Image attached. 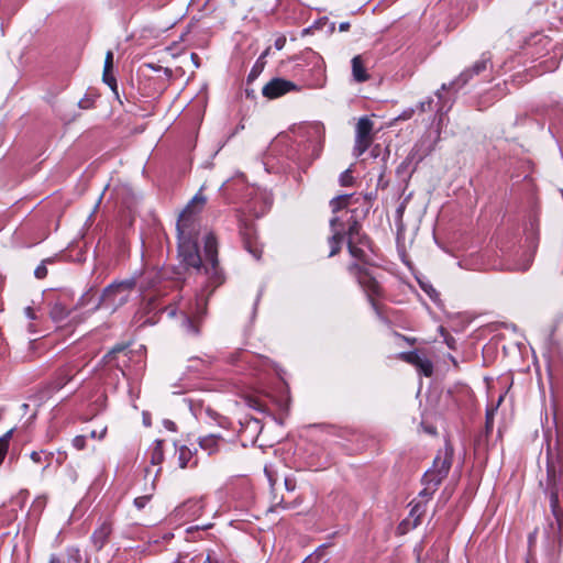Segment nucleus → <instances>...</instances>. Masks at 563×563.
<instances>
[{
	"label": "nucleus",
	"mask_w": 563,
	"mask_h": 563,
	"mask_svg": "<svg viewBox=\"0 0 563 563\" xmlns=\"http://www.w3.org/2000/svg\"><path fill=\"white\" fill-rule=\"evenodd\" d=\"M352 179H353V177L351 175V172L347 169L344 173H342V175L340 177V183L343 186H349L352 184Z\"/></svg>",
	"instance_id": "a878e982"
},
{
	"label": "nucleus",
	"mask_w": 563,
	"mask_h": 563,
	"mask_svg": "<svg viewBox=\"0 0 563 563\" xmlns=\"http://www.w3.org/2000/svg\"><path fill=\"white\" fill-rule=\"evenodd\" d=\"M159 473H161V468H157V471L154 474V478H156Z\"/></svg>",
	"instance_id": "09e8293b"
},
{
	"label": "nucleus",
	"mask_w": 563,
	"mask_h": 563,
	"mask_svg": "<svg viewBox=\"0 0 563 563\" xmlns=\"http://www.w3.org/2000/svg\"><path fill=\"white\" fill-rule=\"evenodd\" d=\"M205 313V303L197 300L195 307H181V325L189 334L198 333V322Z\"/></svg>",
	"instance_id": "423d86ee"
},
{
	"label": "nucleus",
	"mask_w": 563,
	"mask_h": 563,
	"mask_svg": "<svg viewBox=\"0 0 563 563\" xmlns=\"http://www.w3.org/2000/svg\"><path fill=\"white\" fill-rule=\"evenodd\" d=\"M349 269L353 275L356 276L360 286L366 292L373 307H376L374 302V296H378L380 294V287L377 280L366 269L357 264L351 265Z\"/></svg>",
	"instance_id": "39448f33"
},
{
	"label": "nucleus",
	"mask_w": 563,
	"mask_h": 563,
	"mask_svg": "<svg viewBox=\"0 0 563 563\" xmlns=\"http://www.w3.org/2000/svg\"><path fill=\"white\" fill-rule=\"evenodd\" d=\"M417 368L426 376H431L433 369L431 362L424 357L419 365H417Z\"/></svg>",
	"instance_id": "aec40b11"
},
{
	"label": "nucleus",
	"mask_w": 563,
	"mask_h": 563,
	"mask_svg": "<svg viewBox=\"0 0 563 563\" xmlns=\"http://www.w3.org/2000/svg\"><path fill=\"white\" fill-rule=\"evenodd\" d=\"M264 472H265V475H266V477H267V479H268L269 484H271L272 486H274V485H275V483H276V481H277V478H276V476H275L274 472H273L269 467H267V466L265 467Z\"/></svg>",
	"instance_id": "7c9ffc66"
},
{
	"label": "nucleus",
	"mask_w": 563,
	"mask_h": 563,
	"mask_svg": "<svg viewBox=\"0 0 563 563\" xmlns=\"http://www.w3.org/2000/svg\"><path fill=\"white\" fill-rule=\"evenodd\" d=\"M423 512L422 506L417 504L412 507L409 517L413 518V526L416 527L419 522V517Z\"/></svg>",
	"instance_id": "b1692460"
},
{
	"label": "nucleus",
	"mask_w": 563,
	"mask_h": 563,
	"mask_svg": "<svg viewBox=\"0 0 563 563\" xmlns=\"http://www.w3.org/2000/svg\"><path fill=\"white\" fill-rule=\"evenodd\" d=\"M49 563H60V561L55 555H52L49 559Z\"/></svg>",
	"instance_id": "a18cd8bd"
},
{
	"label": "nucleus",
	"mask_w": 563,
	"mask_h": 563,
	"mask_svg": "<svg viewBox=\"0 0 563 563\" xmlns=\"http://www.w3.org/2000/svg\"><path fill=\"white\" fill-rule=\"evenodd\" d=\"M245 245L249 252L252 253L255 258L258 260L261 257V251H258L257 249H252L250 242H246Z\"/></svg>",
	"instance_id": "c9c22d12"
},
{
	"label": "nucleus",
	"mask_w": 563,
	"mask_h": 563,
	"mask_svg": "<svg viewBox=\"0 0 563 563\" xmlns=\"http://www.w3.org/2000/svg\"><path fill=\"white\" fill-rule=\"evenodd\" d=\"M452 449L446 446L444 452H440L434 461L432 468L428 470L423 475V483L426 484L421 495L429 496L438 487L443 478L446 477L451 467Z\"/></svg>",
	"instance_id": "20e7f679"
},
{
	"label": "nucleus",
	"mask_w": 563,
	"mask_h": 563,
	"mask_svg": "<svg viewBox=\"0 0 563 563\" xmlns=\"http://www.w3.org/2000/svg\"><path fill=\"white\" fill-rule=\"evenodd\" d=\"M286 43V38L285 37H278L276 41H275V46L277 49H282L284 47Z\"/></svg>",
	"instance_id": "a19ab883"
},
{
	"label": "nucleus",
	"mask_w": 563,
	"mask_h": 563,
	"mask_svg": "<svg viewBox=\"0 0 563 563\" xmlns=\"http://www.w3.org/2000/svg\"><path fill=\"white\" fill-rule=\"evenodd\" d=\"M373 122L367 117H362L356 124V135L362 137L372 136Z\"/></svg>",
	"instance_id": "4468645a"
},
{
	"label": "nucleus",
	"mask_w": 563,
	"mask_h": 563,
	"mask_svg": "<svg viewBox=\"0 0 563 563\" xmlns=\"http://www.w3.org/2000/svg\"><path fill=\"white\" fill-rule=\"evenodd\" d=\"M11 433L12 431H9L3 438L0 439V464L2 463L8 451V439L10 438Z\"/></svg>",
	"instance_id": "4be33fe9"
},
{
	"label": "nucleus",
	"mask_w": 563,
	"mask_h": 563,
	"mask_svg": "<svg viewBox=\"0 0 563 563\" xmlns=\"http://www.w3.org/2000/svg\"><path fill=\"white\" fill-rule=\"evenodd\" d=\"M530 262H531V260L529 258L525 264L520 265V266L518 267V269H520V271H526V269H528V268H529V266H530Z\"/></svg>",
	"instance_id": "c03bdc74"
},
{
	"label": "nucleus",
	"mask_w": 563,
	"mask_h": 563,
	"mask_svg": "<svg viewBox=\"0 0 563 563\" xmlns=\"http://www.w3.org/2000/svg\"><path fill=\"white\" fill-rule=\"evenodd\" d=\"M432 99H427L418 104V109L420 112L430 111L432 108Z\"/></svg>",
	"instance_id": "bb28decb"
},
{
	"label": "nucleus",
	"mask_w": 563,
	"mask_h": 563,
	"mask_svg": "<svg viewBox=\"0 0 563 563\" xmlns=\"http://www.w3.org/2000/svg\"><path fill=\"white\" fill-rule=\"evenodd\" d=\"M550 506H551V510H552L553 516L555 517L559 526H561L563 514H562V510L560 508L559 494H558L556 490L551 492V495H550Z\"/></svg>",
	"instance_id": "dca6fc26"
},
{
	"label": "nucleus",
	"mask_w": 563,
	"mask_h": 563,
	"mask_svg": "<svg viewBox=\"0 0 563 563\" xmlns=\"http://www.w3.org/2000/svg\"><path fill=\"white\" fill-rule=\"evenodd\" d=\"M157 273L155 272H152V273H147L145 275V279H148V284H147V287H152L154 286V284L156 283V278H157Z\"/></svg>",
	"instance_id": "473e14b6"
},
{
	"label": "nucleus",
	"mask_w": 563,
	"mask_h": 563,
	"mask_svg": "<svg viewBox=\"0 0 563 563\" xmlns=\"http://www.w3.org/2000/svg\"><path fill=\"white\" fill-rule=\"evenodd\" d=\"M92 298V295L90 291L86 292L85 295L81 296V298L79 299L78 301V307H85L87 305L90 303V300Z\"/></svg>",
	"instance_id": "cd10ccee"
},
{
	"label": "nucleus",
	"mask_w": 563,
	"mask_h": 563,
	"mask_svg": "<svg viewBox=\"0 0 563 563\" xmlns=\"http://www.w3.org/2000/svg\"><path fill=\"white\" fill-rule=\"evenodd\" d=\"M69 312L64 303L57 301L52 306L49 314L55 322H62L69 316Z\"/></svg>",
	"instance_id": "ddd939ff"
},
{
	"label": "nucleus",
	"mask_w": 563,
	"mask_h": 563,
	"mask_svg": "<svg viewBox=\"0 0 563 563\" xmlns=\"http://www.w3.org/2000/svg\"><path fill=\"white\" fill-rule=\"evenodd\" d=\"M373 137L355 136L354 154L361 156L371 145Z\"/></svg>",
	"instance_id": "f3484780"
},
{
	"label": "nucleus",
	"mask_w": 563,
	"mask_h": 563,
	"mask_svg": "<svg viewBox=\"0 0 563 563\" xmlns=\"http://www.w3.org/2000/svg\"><path fill=\"white\" fill-rule=\"evenodd\" d=\"M168 314H169V316H174V314H175V311H174L173 309H170V310L168 311Z\"/></svg>",
	"instance_id": "3c124183"
},
{
	"label": "nucleus",
	"mask_w": 563,
	"mask_h": 563,
	"mask_svg": "<svg viewBox=\"0 0 563 563\" xmlns=\"http://www.w3.org/2000/svg\"><path fill=\"white\" fill-rule=\"evenodd\" d=\"M144 423L147 424V426L150 424L148 423V419H146L145 417H144Z\"/></svg>",
	"instance_id": "864d4df0"
},
{
	"label": "nucleus",
	"mask_w": 563,
	"mask_h": 563,
	"mask_svg": "<svg viewBox=\"0 0 563 563\" xmlns=\"http://www.w3.org/2000/svg\"><path fill=\"white\" fill-rule=\"evenodd\" d=\"M205 563H213V562L211 561L210 555H208V556H207V560H206V562H205ZM214 563H217V562H214Z\"/></svg>",
	"instance_id": "de8ad7c7"
},
{
	"label": "nucleus",
	"mask_w": 563,
	"mask_h": 563,
	"mask_svg": "<svg viewBox=\"0 0 563 563\" xmlns=\"http://www.w3.org/2000/svg\"><path fill=\"white\" fill-rule=\"evenodd\" d=\"M352 75L357 82H364L368 79V74L361 56H355L352 59Z\"/></svg>",
	"instance_id": "f8f14e48"
},
{
	"label": "nucleus",
	"mask_w": 563,
	"mask_h": 563,
	"mask_svg": "<svg viewBox=\"0 0 563 563\" xmlns=\"http://www.w3.org/2000/svg\"><path fill=\"white\" fill-rule=\"evenodd\" d=\"M106 432L107 428H103L99 433H97V431H91L90 435L91 438L102 439L106 435Z\"/></svg>",
	"instance_id": "ea45409f"
},
{
	"label": "nucleus",
	"mask_w": 563,
	"mask_h": 563,
	"mask_svg": "<svg viewBox=\"0 0 563 563\" xmlns=\"http://www.w3.org/2000/svg\"><path fill=\"white\" fill-rule=\"evenodd\" d=\"M107 82L110 85L111 82H114V79H111V81L108 79Z\"/></svg>",
	"instance_id": "6e6d98bb"
},
{
	"label": "nucleus",
	"mask_w": 563,
	"mask_h": 563,
	"mask_svg": "<svg viewBox=\"0 0 563 563\" xmlns=\"http://www.w3.org/2000/svg\"><path fill=\"white\" fill-rule=\"evenodd\" d=\"M176 455H177V463L179 468H186L188 466L196 465V461L190 464L194 453L192 451L187 448L186 445H180L176 448Z\"/></svg>",
	"instance_id": "9b49d317"
},
{
	"label": "nucleus",
	"mask_w": 563,
	"mask_h": 563,
	"mask_svg": "<svg viewBox=\"0 0 563 563\" xmlns=\"http://www.w3.org/2000/svg\"><path fill=\"white\" fill-rule=\"evenodd\" d=\"M112 63H113V53L111 51H108V53L106 55V60H104V73H103L104 81H108V73L112 68Z\"/></svg>",
	"instance_id": "5701e85b"
},
{
	"label": "nucleus",
	"mask_w": 563,
	"mask_h": 563,
	"mask_svg": "<svg viewBox=\"0 0 563 563\" xmlns=\"http://www.w3.org/2000/svg\"><path fill=\"white\" fill-rule=\"evenodd\" d=\"M349 199H350L349 195L339 196V197H335L334 199H332L331 200L332 211L339 212L340 210L345 208L349 203Z\"/></svg>",
	"instance_id": "a211bd4d"
},
{
	"label": "nucleus",
	"mask_w": 563,
	"mask_h": 563,
	"mask_svg": "<svg viewBox=\"0 0 563 563\" xmlns=\"http://www.w3.org/2000/svg\"><path fill=\"white\" fill-rule=\"evenodd\" d=\"M415 113V109L410 108V109H406L400 115H399V119L401 120H408L410 119Z\"/></svg>",
	"instance_id": "72a5a7b5"
},
{
	"label": "nucleus",
	"mask_w": 563,
	"mask_h": 563,
	"mask_svg": "<svg viewBox=\"0 0 563 563\" xmlns=\"http://www.w3.org/2000/svg\"><path fill=\"white\" fill-rule=\"evenodd\" d=\"M73 445L77 450H82L86 445V438L84 435H77L73 439Z\"/></svg>",
	"instance_id": "393cba45"
},
{
	"label": "nucleus",
	"mask_w": 563,
	"mask_h": 563,
	"mask_svg": "<svg viewBox=\"0 0 563 563\" xmlns=\"http://www.w3.org/2000/svg\"><path fill=\"white\" fill-rule=\"evenodd\" d=\"M401 357H402L406 362H408V363H410V364L415 365L416 367H417V365H419V363H420V362L422 361V358H423V357H421L418 353H415V352H411V353H404V354H401Z\"/></svg>",
	"instance_id": "412c9836"
},
{
	"label": "nucleus",
	"mask_w": 563,
	"mask_h": 563,
	"mask_svg": "<svg viewBox=\"0 0 563 563\" xmlns=\"http://www.w3.org/2000/svg\"><path fill=\"white\" fill-rule=\"evenodd\" d=\"M325 545H321L312 554L307 556L302 563H319L324 556Z\"/></svg>",
	"instance_id": "6ab92c4d"
},
{
	"label": "nucleus",
	"mask_w": 563,
	"mask_h": 563,
	"mask_svg": "<svg viewBox=\"0 0 563 563\" xmlns=\"http://www.w3.org/2000/svg\"><path fill=\"white\" fill-rule=\"evenodd\" d=\"M495 408L490 409L487 411V415H486V427L487 429H492L493 428V421H494V413H495Z\"/></svg>",
	"instance_id": "2f4dec72"
},
{
	"label": "nucleus",
	"mask_w": 563,
	"mask_h": 563,
	"mask_svg": "<svg viewBox=\"0 0 563 563\" xmlns=\"http://www.w3.org/2000/svg\"><path fill=\"white\" fill-rule=\"evenodd\" d=\"M134 286V279H126L109 285L104 288L92 311L104 308L114 312L118 308L128 302Z\"/></svg>",
	"instance_id": "7ed1b4c3"
},
{
	"label": "nucleus",
	"mask_w": 563,
	"mask_h": 563,
	"mask_svg": "<svg viewBox=\"0 0 563 563\" xmlns=\"http://www.w3.org/2000/svg\"><path fill=\"white\" fill-rule=\"evenodd\" d=\"M268 54V49H266L263 55L261 56V58L265 57L266 55Z\"/></svg>",
	"instance_id": "8fccbe9b"
},
{
	"label": "nucleus",
	"mask_w": 563,
	"mask_h": 563,
	"mask_svg": "<svg viewBox=\"0 0 563 563\" xmlns=\"http://www.w3.org/2000/svg\"><path fill=\"white\" fill-rule=\"evenodd\" d=\"M330 227L332 235L329 239V244L331 246L329 256H334L339 253L341 244L347 234V247L350 254L354 258L366 262L365 250L363 247H358L357 244L365 246L367 245V241L360 236V224L352 214L345 212L342 217L331 219Z\"/></svg>",
	"instance_id": "f03ea898"
},
{
	"label": "nucleus",
	"mask_w": 563,
	"mask_h": 563,
	"mask_svg": "<svg viewBox=\"0 0 563 563\" xmlns=\"http://www.w3.org/2000/svg\"><path fill=\"white\" fill-rule=\"evenodd\" d=\"M285 487L288 492H292L296 488V483L291 478H285Z\"/></svg>",
	"instance_id": "f704fd0d"
},
{
	"label": "nucleus",
	"mask_w": 563,
	"mask_h": 563,
	"mask_svg": "<svg viewBox=\"0 0 563 563\" xmlns=\"http://www.w3.org/2000/svg\"><path fill=\"white\" fill-rule=\"evenodd\" d=\"M207 199L200 192L197 194L184 211L180 213L177 221L178 232V250L179 256L183 262L190 267L198 271L205 269L216 284H220V271L218 267V244L212 233L205 235V263L202 264L201 255L198 252V229L196 222V214L202 209Z\"/></svg>",
	"instance_id": "f257e3e1"
},
{
	"label": "nucleus",
	"mask_w": 563,
	"mask_h": 563,
	"mask_svg": "<svg viewBox=\"0 0 563 563\" xmlns=\"http://www.w3.org/2000/svg\"><path fill=\"white\" fill-rule=\"evenodd\" d=\"M112 532V527L109 521H103L99 528L95 530L92 533V542L97 550L102 549V547L106 544L109 536Z\"/></svg>",
	"instance_id": "6e6552de"
},
{
	"label": "nucleus",
	"mask_w": 563,
	"mask_h": 563,
	"mask_svg": "<svg viewBox=\"0 0 563 563\" xmlns=\"http://www.w3.org/2000/svg\"><path fill=\"white\" fill-rule=\"evenodd\" d=\"M164 460L163 441L156 440L151 451V464L161 465Z\"/></svg>",
	"instance_id": "2eb2a0df"
},
{
	"label": "nucleus",
	"mask_w": 563,
	"mask_h": 563,
	"mask_svg": "<svg viewBox=\"0 0 563 563\" xmlns=\"http://www.w3.org/2000/svg\"><path fill=\"white\" fill-rule=\"evenodd\" d=\"M164 426L166 429L170 430V431H175L176 430V426L173 421L170 420H165L164 421Z\"/></svg>",
	"instance_id": "79ce46f5"
},
{
	"label": "nucleus",
	"mask_w": 563,
	"mask_h": 563,
	"mask_svg": "<svg viewBox=\"0 0 563 563\" xmlns=\"http://www.w3.org/2000/svg\"><path fill=\"white\" fill-rule=\"evenodd\" d=\"M173 563H183V562L180 561V559H178V560H176V561H175V562H173Z\"/></svg>",
	"instance_id": "5fc2aeb1"
},
{
	"label": "nucleus",
	"mask_w": 563,
	"mask_h": 563,
	"mask_svg": "<svg viewBox=\"0 0 563 563\" xmlns=\"http://www.w3.org/2000/svg\"><path fill=\"white\" fill-rule=\"evenodd\" d=\"M42 454L43 452H32L31 453V459L32 461H34L35 463H40L42 461Z\"/></svg>",
	"instance_id": "58836bf2"
},
{
	"label": "nucleus",
	"mask_w": 563,
	"mask_h": 563,
	"mask_svg": "<svg viewBox=\"0 0 563 563\" xmlns=\"http://www.w3.org/2000/svg\"><path fill=\"white\" fill-rule=\"evenodd\" d=\"M350 29V23L349 22H342L340 23L339 25V31L340 32H345Z\"/></svg>",
	"instance_id": "37998d69"
},
{
	"label": "nucleus",
	"mask_w": 563,
	"mask_h": 563,
	"mask_svg": "<svg viewBox=\"0 0 563 563\" xmlns=\"http://www.w3.org/2000/svg\"><path fill=\"white\" fill-rule=\"evenodd\" d=\"M442 89L443 90L448 89L446 85H442Z\"/></svg>",
	"instance_id": "4d7b16f0"
},
{
	"label": "nucleus",
	"mask_w": 563,
	"mask_h": 563,
	"mask_svg": "<svg viewBox=\"0 0 563 563\" xmlns=\"http://www.w3.org/2000/svg\"><path fill=\"white\" fill-rule=\"evenodd\" d=\"M24 313H25V316H26L29 319H31V320H33V319H35V318H36V316H35V313H34V310H33V308H32V307H26V308L24 309Z\"/></svg>",
	"instance_id": "4c0bfd02"
},
{
	"label": "nucleus",
	"mask_w": 563,
	"mask_h": 563,
	"mask_svg": "<svg viewBox=\"0 0 563 563\" xmlns=\"http://www.w3.org/2000/svg\"><path fill=\"white\" fill-rule=\"evenodd\" d=\"M292 90H297L292 81L274 78L263 87L262 92L266 98L275 99Z\"/></svg>",
	"instance_id": "0eeeda50"
},
{
	"label": "nucleus",
	"mask_w": 563,
	"mask_h": 563,
	"mask_svg": "<svg viewBox=\"0 0 563 563\" xmlns=\"http://www.w3.org/2000/svg\"><path fill=\"white\" fill-rule=\"evenodd\" d=\"M503 401V396L499 397L497 406Z\"/></svg>",
	"instance_id": "603ef678"
},
{
	"label": "nucleus",
	"mask_w": 563,
	"mask_h": 563,
	"mask_svg": "<svg viewBox=\"0 0 563 563\" xmlns=\"http://www.w3.org/2000/svg\"><path fill=\"white\" fill-rule=\"evenodd\" d=\"M34 274L40 279L46 277V275H47L46 266L44 264L38 265L34 272Z\"/></svg>",
	"instance_id": "c756f323"
},
{
	"label": "nucleus",
	"mask_w": 563,
	"mask_h": 563,
	"mask_svg": "<svg viewBox=\"0 0 563 563\" xmlns=\"http://www.w3.org/2000/svg\"><path fill=\"white\" fill-rule=\"evenodd\" d=\"M190 506H191V504L187 503V504H184L180 509H185V508L190 507Z\"/></svg>",
	"instance_id": "49530a36"
},
{
	"label": "nucleus",
	"mask_w": 563,
	"mask_h": 563,
	"mask_svg": "<svg viewBox=\"0 0 563 563\" xmlns=\"http://www.w3.org/2000/svg\"><path fill=\"white\" fill-rule=\"evenodd\" d=\"M422 288L429 294V296L432 299H435L438 297V292L432 286H429V287L422 286Z\"/></svg>",
	"instance_id": "e433bc0d"
},
{
	"label": "nucleus",
	"mask_w": 563,
	"mask_h": 563,
	"mask_svg": "<svg viewBox=\"0 0 563 563\" xmlns=\"http://www.w3.org/2000/svg\"><path fill=\"white\" fill-rule=\"evenodd\" d=\"M487 68V60L486 59H481V60H477L473 66L472 68L463 71L461 75H460V78H459V81H461V84L459 85V87H462L463 85H465L474 75H478L481 74L482 71H484L485 69Z\"/></svg>",
	"instance_id": "9d476101"
},
{
	"label": "nucleus",
	"mask_w": 563,
	"mask_h": 563,
	"mask_svg": "<svg viewBox=\"0 0 563 563\" xmlns=\"http://www.w3.org/2000/svg\"><path fill=\"white\" fill-rule=\"evenodd\" d=\"M148 499L150 497L148 496H141V497H137L134 499V505L139 508V509H142L146 506V504L148 503Z\"/></svg>",
	"instance_id": "c85d7f7f"
},
{
	"label": "nucleus",
	"mask_w": 563,
	"mask_h": 563,
	"mask_svg": "<svg viewBox=\"0 0 563 563\" xmlns=\"http://www.w3.org/2000/svg\"><path fill=\"white\" fill-rule=\"evenodd\" d=\"M223 439L216 434H208L199 439V446L209 455L219 452L220 444Z\"/></svg>",
	"instance_id": "1a4fd4ad"
}]
</instances>
